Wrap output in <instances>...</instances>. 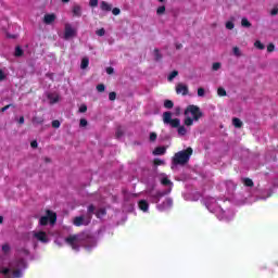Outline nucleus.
<instances>
[{
	"label": "nucleus",
	"mask_w": 278,
	"mask_h": 278,
	"mask_svg": "<svg viewBox=\"0 0 278 278\" xmlns=\"http://www.w3.org/2000/svg\"><path fill=\"white\" fill-rule=\"evenodd\" d=\"M58 215L52 211H47L46 215L39 219V226L25 235L24 239L28 242H41V244H49L51 242V228L55 225Z\"/></svg>",
	"instance_id": "1"
},
{
	"label": "nucleus",
	"mask_w": 278,
	"mask_h": 278,
	"mask_svg": "<svg viewBox=\"0 0 278 278\" xmlns=\"http://www.w3.org/2000/svg\"><path fill=\"white\" fill-rule=\"evenodd\" d=\"M29 255V250L21 249L17 252V258L10 263L9 265H4L2 258V267H1V275L4 278H21L23 277V270L27 268V261L25 257Z\"/></svg>",
	"instance_id": "2"
},
{
	"label": "nucleus",
	"mask_w": 278,
	"mask_h": 278,
	"mask_svg": "<svg viewBox=\"0 0 278 278\" xmlns=\"http://www.w3.org/2000/svg\"><path fill=\"white\" fill-rule=\"evenodd\" d=\"M203 203L206 210H208L211 214H215V216L219 220H225L227 223L229 220H233V216H236V213L233 212V210H227V211L223 210L220 204H218V202L216 201V198L206 197L204 198Z\"/></svg>",
	"instance_id": "3"
},
{
	"label": "nucleus",
	"mask_w": 278,
	"mask_h": 278,
	"mask_svg": "<svg viewBox=\"0 0 278 278\" xmlns=\"http://www.w3.org/2000/svg\"><path fill=\"white\" fill-rule=\"evenodd\" d=\"M65 244H68L73 251H79L80 247H85L90 251L97 247V239L86 238V235H72L64 239Z\"/></svg>",
	"instance_id": "4"
},
{
	"label": "nucleus",
	"mask_w": 278,
	"mask_h": 278,
	"mask_svg": "<svg viewBox=\"0 0 278 278\" xmlns=\"http://www.w3.org/2000/svg\"><path fill=\"white\" fill-rule=\"evenodd\" d=\"M185 125L186 127H192L201 116H203V113L201 112V109L197 105H189L185 110Z\"/></svg>",
	"instance_id": "5"
},
{
	"label": "nucleus",
	"mask_w": 278,
	"mask_h": 278,
	"mask_svg": "<svg viewBox=\"0 0 278 278\" xmlns=\"http://www.w3.org/2000/svg\"><path fill=\"white\" fill-rule=\"evenodd\" d=\"M163 123L164 125H170V127H174V128L178 127V134L180 136H186L188 134V128H186V126H180L181 121L179 118L173 119V113L170 112L163 113Z\"/></svg>",
	"instance_id": "6"
},
{
	"label": "nucleus",
	"mask_w": 278,
	"mask_h": 278,
	"mask_svg": "<svg viewBox=\"0 0 278 278\" xmlns=\"http://www.w3.org/2000/svg\"><path fill=\"white\" fill-rule=\"evenodd\" d=\"M160 181L163 186H168L169 188L165 193H162L160 191L148 192V197L151 198L152 203H157L161 197H164V194H169L170 190H173V182L170 181V179H168L166 174L160 175Z\"/></svg>",
	"instance_id": "7"
},
{
	"label": "nucleus",
	"mask_w": 278,
	"mask_h": 278,
	"mask_svg": "<svg viewBox=\"0 0 278 278\" xmlns=\"http://www.w3.org/2000/svg\"><path fill=\"white\" fill-rule=\"evenodd\" d=\"M191 155H192V148H188L187 150L177 152L173 157L172 168H175L177 164H179L180 166H184V164H188Z\"/></svg>",
	"instance_id": "8"
},
{
	"label": "nucleus",
	"mask_w": 278,
	"mask_h": 278,
	"mask_svg": "<svg viewBox=\"0 0 278 278\" xmlns=\"http://www.w3.org/2000/svg\"><path fill=\"white\" fill-rule=\"evenodd\" d=\"M88 214L89 216H78L75 217L73 223L76 227H81L83 225H89L90 224V215L94 214V206L90 205L88 207Z\"/></svg>",
	"instance_id": "9"
},
{
	"label": "nucleus",
	"mask_w": 278,
	"mask_h": 278,
	"mask_svg": "<svg viewBox=\"0 0 278 278\" xmlns=\"http://www.w3.org/2000/svg\"><path fill=\"white\" fill-rule=\"evenodd\" d=\"M77 36V28L73 27V24L66 23L64 26V40H71Z\"/></svg>",
	"instance_id": "10"
},
{
	"label": "nucleus",
	"mask_w": 278,
	"mask_h": 278,
	"mask_svg": "<svg viewBox=\"0 0 278 278\" xmlns=\"http://www.w3.org/2000/svg\"><path fill=\"white\" fill-rule=\"evenodd\" d=\"M159 212H166L173 207V200L167 198L162 204L156 205Z\"/></svg>",
	"instance_id": "11"
},
{
	"label": "nucleus",
	"mask_w": 278,
	"mask_h": 278,
	"mask_svg": "<svg viewBox=\"0 0 278 278\" xmlns=\"http://www.w3.org/2000/svg\"><path fill=\"white\" fill-rule=\"evenodd\" d=\"M55 18H56V16L54 13L46 14L43 16V23L46 25H52L55 22Z\"/></svg>",
	"instance_id": "12"
},
{
	"label": "nucleus",
	"mask_w": 278,
	"mask_h": 278,
	"mask_svg": "<svg viewBox=\"0 0 278 278\" xmlns=\"http://www.w3.org/2000/svg\"><path fill=\"white\" fill-rule=\"evenodd\" d=\"M47 98L51 105H53V104L58 103V101H60V94H58L56 92L48 93Z\"/></svg>",
	"instance_id": "13"
},
{
	"label": "nucleus",
	"mask_w": 278,
	"mask_h": 278,
	"mask_svg": "<svg viewBox=\"0 0 278 278\" xmlns=\"http://www.w3.org/2000/svg\"><path fill=\"white\" fill-rule=\"evenodd\" d=\"M176 92H177V94H182V96L188 94V86H186L184 84H178L176 86Z\"/></svg>",
	"instance_id": "14"
},
{
	"label": "nucleus",
	"mask_w": 278,
	"mask_h": 278,
	"mask_svg": "<svg viewBox=\"0 0 278 278\" xmlns=\"http://www.w3.org/2000/svg\"><path fill=\"white\" fill-rule=\"evenodd\" d=\"M138 207L141 210V212H149V202L147 200H140L138 202Z\"/></svg>",
	"instance_id": "15"
},
{
	"label": "nucleus",
	"mask_w": 278,
	"mask_h": 278,
	"mask_svg": "<svg viewBox=\"0 0 278 278\" xmlns=\"http://www.w3.org/2000/svg\"><path fill=\"white\" fill-rule=\"evenodd\" d=\"M100 9L103 11V12H112V4L108 3L106 1H102L100 3Z\"/></svg>",
	"instance_id": "16"
},
{
	"label": "nucleus",
	"mask_w": 278,
	"mask_h": 278,
	"mask_svg": "<svg viewBox=\"0 0 278 278\" xmlns=\"http://www.w3.org/2000/svg\"><path fill=\"white\" fill-rule=\"evenodd\" d=\"M232 54L235 58H242V50L238 46H235L232 48Z\"/></svg>",
	"instance_id": "17"
},
{
	"label": "nucleus",
	"mask_w": 278,
	"mask_h": 278,
	"mask_svg": "<svg viewBox=\"0 0 278 278\" xmlns=\"http://www.w3.org/2000/svg\"><path fill=\"white\" fill-rule=\"evenodd\" d=\"M166 153V148L159 147L153 151L154 155H164Z\"/></svg>",
	"instance_id": "18"
},
{
	"label": "nucleus",
	"mask_w": 278,
	"mask_h": 278,
	"mask_svg": "<svg viewBox=\"0 0 278 278\" xmlns=\"http://www.w3.org/2000/svg\"><path fill=\"white\" fill-rule=\"evenodd\" d=\"M242 184L245 188H253V180L250 178H242Z\"/></svg>",
	"instance_id": "19"
},
{
	"label": "nucleus",
	"mask_w": 278,
	"mask_h": 278,
	"mask_svg": "<svg viewBox=\"0 0 278 278\" xmlns=\"http://www.w3.org/2000/svg\"><path fill=\"white\" fill-rule=\"evenodd\" d=\"M232 125L233 127H237V129H240V127H242V121H240L238 117H235L232 118Z\"/></svg>",
	"instance_id": "20"
},
{
	"label": "nucleus",
	"mask_w": 278,
	"mask_h": 278,
	"mask_svg": "<svg viewBox=\"0 0 278 278\" xmlns=\"http://www.w3.org/2000/svg\"><path fill=\"white\" fill-rule=\"evenodd\" d=\"M73 14H74V16H81V7H79V5H74V8H73Z\"/></svg>",
	"instance_id": "21"
},
{
	"label": "nucleus",
	"mask_w": 278,
	"mask_h": 278,
	"mask_svg": "<svg viewBox=\"0 0 278 278\" xmlns=\"http://www.w3.org/2000/svg\"><path fill=\"white\" fill-rule=\"evenodd\" d=\"M89 64H90V60H88V58H84L81 60L80 68H83V71H84V70L88 68Z\"/></svg>",
	"instance_id": "22"
},
{
	"label": "nucleus",
	"mask_w": 278,
	"mask_h": 278,
	"mask_svg": "<svg viewBox=\"0 0 278 278\" xmlns=\"http://www.w3.org/2000/svg\"><path fill=\"white\" fill-rule=\"evenodd\" d=\"M254 47H255L256 49H260V51H264V49H266V47L264 46V43H262V41H260V40H256V41L254 42Z\"/></svg>",
	"instance_id": "23"
},
{
	"label": "nucleus",
	"mask_w": 278,
	"mask_h": 278,
	"mask_svg": "<svg viewBox=\"0 0 278 278\" xmlns=\"http://www.w3.org/2000/svg\"><path fill=\"white\" fill-rule=\"evenodd\" d=\"M220 68H223V63L215 62L212 64V71H220Z\"/></svg>",
	"instance_id": "24"
},
{
	"label": "nucleus",
	"mask_w": 278,
	"mask_h": 278,
	"mask_svg": "<svg viewBox=\"0 0 278 278\" xmlns=\"http://www.w3.org/2000/svg\"><path fill=\"white\" fill-rule=\"evenodd\" d=\"M241 26L249 28V27H251V22H249V20L247 17H243L241 20Z\"/></svg>",
	"instance_id": "25"
},
{
	"label": "nucleus",
	"mask_w": 278,
	"mask_h": 278,
	"mask_svg": "<svg viewBox=\"0 0 278 278\" xmlns=\"http://www.w3.org/2000/svg\"><path fill=\"white\" fill-rule=\"evenodd\" d=\"M166 12V7H164V5H161V7H159L157 9H156V14L159 15V16H162V14H164Z\"/></svg>",
	"instance_id": "26"
},
{
	"label": "nucleus",
	"mask_w": 278,
	"mask_h": 278,
	"mask_svg": "<svg viewBox=\"0 0 278 278\" xmlns=\"http://www.w3.org/2000/svg\"><path fill=\"white\" fill-rule=\"evenodd\" d=\"M217 94H218V97H227V91L225 90V88L219 87L217 89Z\"/></svg>",
	"instance_id": "27"
},
{
	"label": "nucleus",
	"mask_w": 278,
	"mask_h": 278,
	"mask_svg": "<svg viewBox=\"0 0 278 278\" xmlns=\"http://www.w3.org/2000/svg\"><path fill=\"white\" fill-rule=\"evenodd\" d=\"M15 58H21L23 55V49H21V47H16L15 48V53H14Z\"/></svg>",
	"instance_id": "28"
},
{
	"label": "nucleus",
	"mask_w": 278,
	"mask_h": 278,
	"mask_svg": "<svg viewBox=\"0 0 278 278\" xmlns=\"http://www.w3.org/2000/svg\"><path fill=\"white\" fill-rule=\"evenodd\" d=\"M177 75H179V72H177V71L172 72L167 77L168 81H173V79H175V77H177Z\"/></svg>",
	"instance_id": "29"
},
{
	"label": "nucleus",
	"mask_w": 278,
	"mask_h": 278,
	"mask_svg": "<svg viewBox=\"0 0 278 278\" xmlns=\"http://www.w3.org/2000/svg\"><path fill=\"white\" fill-rule=\"evenodd\" d=\"M173 105H174L173 101L170 100L164 101V108H166V110H172Z\"/></svg>",
	"instance_id": "30"
},
{
	"label": "nucleus",
	"mask_w": 278,
	"mask_h": 278,
	"mask_svg": "<svg viewBox=\"0 0 278 278\" xmlns=\"http://www.w3.org/2000/svg\"><path fill=\"white\" fill-rule=\"evenodd\" d=\"M105 215V208H99L97 212H96V216L97 218H101L102 216Z\"/></svg>",
	"instance_id": "31"
},
{
	"label": "nucleus",
	"mask_w": 278,
	"mask_h": 278,
	"mask_svg": "<svg viewBox=\"0 0 278 278\" xmlns=\"http://www.w3.org/2000/svg\"><path fill=\"white\" fill-rule=\"evenodd\" d=\"M233 27H236V24H233V22H226V29H233Z\"/></svg>",
	"instance_id": "32"
},
{
	"label": "nucleus",
	"mask_w": 278,
	"mask_h": 278,
	"mask_svg": "<svg viewBox=\"0 0 278 278\" xmlns=\"http://www.w3.org/2000/svg\"><path fill=\"white\" fill-rule=\"evenodd\" d=\"M97 36L103 37L105 36V28H100L96 31Z\"/></svg>",
	"instance_id": "33"
},
{
	"label": "nucleus",
	"mask_w": 278,
	"mask_h": 278,
	"mask_svg": "<svg viewBox=\"0 0 278 278\" xmlns=\"http://www.w3.org/2000/svg\"><path fill=\"white\" fill-rule=\"evenodd\" d=\"M89 5H90L91 8H97V7L99 5V0H90V1H89Z\"/></svg>",
	"instance_id": "34"
},
{
	"label": "nucleus",
	"mask_w": 278,
	"mask_h": 278,
	"mask_svg": "<svg viewBox=\"0 0 278 278\" xmlns=\"http://www.w3.org/2000/svg\"><path fill=\"white\" fill-rule=\"evenodd\" d=\"M97 90H98V92H105V85H103V84L98 85Z\"/></svg>",
	"instance_id": "35"
},
{
	"label": "nucleus",
	"mask_w": 278,
	"mask_h": 278,
	"mask_svg": "<svg viewBox=\"0 0 278 278\" xmlns=\"http://www.w3.org/2000/svg\"><path fill=\"white\" fill-rule=\"evenodd\" d=\"M155 140H157V134L151 132L150 134V142H155Z\"/></svg>",
	"instance_id": "36"
},
{
	"label": "nucleus",
	"mask_w": 278,
	"mask_h": 278,
	"mask_svg": "<svg viewBox=\"0 0 278 278\" xmlns=\"http://www.w3.org/2000/svg\"><path fill=\"white\" fill-rule=\"evenodd\" d=\"M110 101H116V92L112 91L109 93Z\"/></svg>",
	"instance_id": "37"
},
{
	"label": "nucleus",
	"mask_w": 278,
	"mask_h": 278,
	"mask_svg": "<svg viewBox=\"0 0 278 278\" xmlns=\"http://www.w3.org/2000/svg\"><path fill=\"white\" fill-rule=\"evenodd\" d=\"M2 253H10V244L2 245Z\"/></svg>",
	"instance_id": "38"
},
{
	"label": "nucleus",
	"mask_w": 278,
	"mask_h": 278,
	"mask_svg": "<svg viewBox=\"0 0 278 278\" xmlns=\"http://www.w3.org/2000/svg\"><path fill=\"white\" fill-rule=\"evenodd\" d=\"M267 51H268V53H273V51H275V45L274 43H269L267 46Z\"/></svg>",
	"instance_id": "39"
},
{
	"label": "nucleus",
	"mask_w": 278,
	"mask_h": 278,
	"mask_svg": "<svg viewBox=\"0 0 278 278\" xmlns=\"http://www.w3.org/2000/svg\"><path fill=\"white\" fill-rule=\"evenodd\" d=\"M198 97H205V89L199 88L198 89Z\"/></svg>",
	"instance_id": "40"
},
{
	"label": "nucleus",
	"mask_w": 278,
	"mask_h": 278,
	"mask_svg": "<svg viewBox=\"0 0 278 278\" xmlns=\"http://www.w3.org/2000/svg\"><path fill=\"white\" fill-rule=\"evenodd\" d=\"M88 111V106H86V104H81L80 108H79V112L81 114H84V112H87Z\"/></svg>",
	"instance_id": "41"
},
{
	"label": "nucleus",
	"mask_w": 278,
	"mask_h": 278,
	"mask_svg": "<svg viewBox=\"0 0 278 278\" xmlns=\"http://www.w3.org/2000/svg\"><path fill=\"white\" fill-rule=\"evenodd\" d=\"M112 14H114V16H118V14H121V9L114 8V9L112 10Z\"/></svg>",
	"instance_id": "42"
},
{
	"label": "nucleus",
	"mask_w": 278,
	"mask_h": 278,
	"mask_svg": "<svg viewBox=\"0 0 278 278\" xmlns=\"http://www.w3.org/2000/svg\"><path fill=\"white\" fill-rule=\"evenodd\" d=\"M154 58L155 60H161L162 59V55H160V50H154Z\"/></svg>",
	"instance_id": "43"
},
{
	"label": "nucleus",
	"mask_w": 278,
	"mask_h": 278,
	"mask_svg": "<svg viewBox=\"0 0 278 278\" xmlns=\"http://www.w3.org/2000/svg\"><path fill=\"white\" fill-rule=\"evenodd\" d=\"M52 127H54V129H59L60 127V121L55 119L52 122Z\"/></svg>",
	"instance_id": "44"
},
{
	"label": "nucleus",
	"mask_w": 278,
	"mask_h": 278,
	"mask_svg": "<svg viewBox=\"0 0 278 278\" xmlns=\"http://www.w3.org/2000/svg\"><path fill=\"white\" fill-rule=\"evenodd\" d=\"M154 164H155V166H162L164 164V161H162L160 159H155Z\"/></svg>",
	"instance_id": "45"
},
{
	"label": "nucleus",
	"mask_w": 278,
	"mask_h": 278,
	"mask_svg": "<svg viewBox=\"0 0 278 278\" xmlns=\"http://www.w3.org/2000/svg\"><path fill=\"white\" fill-rule=\"evenodd\" d=\"M87 125H88V121H86V118H81L79 126L80 127H86Z\"/></svg>",
	"instance_id": "46"
},
{
	"label": "nucleus",
	"mask_w": 278,
	"mask_h": 278,
	"mask_svg": "<svg viewBox=\"0 0 278 278\" xmlns=\"http://www.w3.org/2000/svg\"><path fill=\"white\" fill-rule=\"evenodd\" d=\"M33 123L40 125V124H42V118L35 117V118H33Z\"/></svg>",
	"instance_id": "47"
},
{
	"label": "nucleus",
	"mask_w": 278,
	"mask_h": 278,
	"mask_svg": "<svg viewBox=\"0 0 278 278\" xmlns=\"http://www.w3.org/2000/svg\"><path fill=\"white\" fill-rule=\"evenodd\" d=\"M30 147H31L33 149H37V148H38V141H36V140L31 141V142H30Z\"/></svg>",
	"instance_id": "48"
},
{
	"label": "nucleus",
	"mask_w": 278,
	"mask_h": 278,
	"mask_svg": "<svg viewBox=\"0 0 278 278\" xmlns=\"http://www.w3.org/2000/svg\"><path fill=\"white\" fill-rule=\"evenodd\" d=\"M270 14H271V16H277V14H278V9H277V8H274V9L270 11Z\"/></svg>",
	"instance_id": "49"
},
{
	"label": "nucleus",
	"mask_w": 278,
	"mask_h": 278,
	"mask_svg": "<svg viewBox=\"0 0 278 278\" xmlns=\"http://www.w3.org/2000/svg\"><path fill=\"white\" fill-rule=\"evenodd\" d=\"M106 73H108V75H112L114 73V68L113 67H106Z\"/></svg>",
	"instance_id": "50"
},
{
	"label": "nucleus",
	"mask_w": 278,
	"mask_h": 278,
	"mask_svg": "<svg viewBox=\"0 0 278 278\" xmlns=\"http://www.w3.org/2000/svg\"><path fill=\"white\" fill-rule=\"evenodd\" d=\"M20 125H23V123H25V117L21 116L18 119Z\"/></svg>",
	"instance_id": "51"
},
{
	"label": "nucleus",
	"mask_w": 278,
	"mask_h": 278,
	"mask_svg": "<svg viewBox=\"0 0 278 278\" xmlns=\"http://www.w3.org/2000/svg\"><path fill=\"white\" fill-rule=\"evenodd\" d=\"M7 36H8L9 38H17V35H10V34H7Z\"/></svg>",
	"instance_id": "52"
},
{
	"label": "nucleus",
	"mask_w": 278,
	"mask_h": 278,
	"mask_svg": "<svg viewBox=\"0 0 278 278\" xmlns=\"http://www.w3.org/2000/svg\"><path fill=\"white\" fill-rule=\"evenodd\" d=\"M9 108H10V105H7V106L2 108L1 112H5Z\"/></svg>",
	"instance_id": "53"
},
{
	"label": "nucleus",
	"mask_w": 278,
	"mask_h": 278,
	"mask_svg": "<svg viewBox=\"0 0 278 278\" xmlns=\"http://www.w3.org/2000/svg\"><path fill=\"white\" fill-rule=\"evenodd\" d=\"M179 112H181V109L176 108V114H179Z\"/></svg>",
	"instance_id": "54"
},
{
	"label": "nucleus",
	"mask_w": 278,
	"mask_h": 278,
	"mask_svg": "<svg viewBox=\"0 0 278 278\" xmlns=\"http://www.w3.org/2000/svg\"><path fill=\"white\" fill-rule=\"evenodd\" d=\"M243 203H253V200H245Z\"/></svg>",
	"instance_id": "55"
},
{
	"label": "nucleus",
	"mask_w": 278,
	"mask_h": 278,
	"mask_svg": "<svg viewBox=\"0 0 278 278\" xmlns=\"http://www.w3.org/2000/svg\"><path fill=\"white\" fill-rule=\"evenodd\" d=\"M201 195L200 194H198V198L197 199H193V201H199V198H200Z\"/></svg>",
	"instance_id": "56"
},
{
	"label": "nucleus",
	"mask_w": 278,
	"mask_h": 278,
	"mask_svg": "<svg viewBox=\"0 0 278 278\" xmlns=\"http://www.w3.org/2000/svg\"><path fill=\"white\" fill-rule=\"evenodd\" d=\"M55 242H56V244H59L60 247H62V244L60 243V240H56Z\"/></svg>",
	"instance_id": "57"
},
{
	"label": "nucleus",
	"mask_w": 278,
	"mask_h": 278,
	"mask_svg": "<svg viewBox=\"0 0 278 278\" xmlns=\"http://www.w3.org/2000/svg\"><path fill=\"white\" fill-rule=\"evenodd\" d=\"M63 1V3H68V1H71V0H62Z\"/></svg>",
	"instance_id": "58"
},
{
	"label": "nucleus",
	"mask_w": 278,
	"mask_h": 278,
	"mask_svg": "<svg viewBox=\"0 0 278 278\" xmlns=\"http://www.w3.org/2000/svg\"><path fill=\"white\" fill-rule=\"evenodd\" d=\"M176 48H177V49H181V45H179V46H176Z\"/></svg>",
	"instance_id": "59"
},
{
	"label": "nucleus",
	"mask_w": 278,
	"mask_h": 278,
	"mask_svg": "<svg viewBox=\"0 0 278 278\" xmlns=\"http://www.w3.org/2000/svg\"><path fill=\"white\" fill-rule=\"evenodd\" d=\"M160 1V3H164V1H166V0H159Z\"/></svg>",
	"instance_id": "60"
},
{
	"label": "nucleus",
	"mask_w": 278,
	"mask_h": 278,
	"mask_svg": "<svg viewBox=\"0 0 278 278\" xmlns=\"http://www.w3.org/2000/svg\"><path fill=\"white\" fill-rule=\"evenodd\" d=\"M117 138H121V132H117Z\"/></svg>",
	"instance_id": "61"
},
{
	"label": "nucleus",
	"mask_w": 278,
	"mask_h": 278,
	"mask_svg": "<svg viewBox=\"0 0 278 278\" xmlns=\"http://www.w3.org/2000/svg\"><path fill=\"white\" fill-rule=\"evenodd\" d=\"M3 77H4L3 74H1V79H3Z\"/></svg>",
	"instance_id": "62"
}]
</instances>
